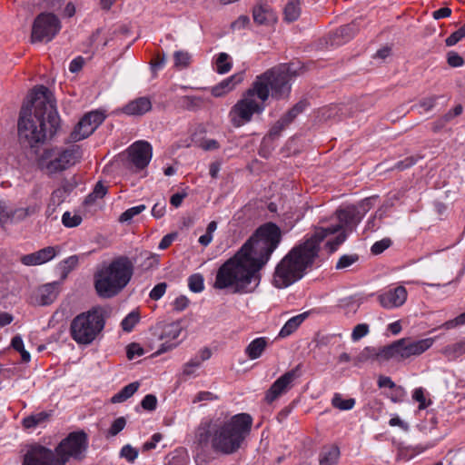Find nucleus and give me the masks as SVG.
I'll return each instance as SVG.
<instances>
[{
    "label": "nucleus",
    "mask_w": 465,
    "mask_h": 465,
    "mask_svg": "<svg viewBox=\"0 0 465 465\" xmlns=\"http://www.w3.org/2000/svg\"><path fill=\"white\" fill-rule=\"evenodd\" d=\"M280 227L267 222L260 225L241 249L217 271L214 288L232 287L234 292H253L261 281L260 271L282 242Z\"/></svg>",
    "instance_id": "1"
},
{
    "label": "nucleus",
    "mask_w": 465,
    "mask_h": 465,
    "mask_svg": "<svg viewBox=\"0 0 465 465\" xmlns=\"http://www.w3.org/2000/svg\"><path fill=\"white\" fill-rule=\"evenodd\" d=\"M339 224L328 228L319 227L304 242L294 246L277 264L272 283L277 288H286L302 279L319 256L320 244L329 235L343 227L353 230L363 218V213L355 205L336 211Z\"/></svg>",
    "instance_id": "2"
},
{
    "label": "nucleus",
    "mask_w": 465,
    "mask_h": 465,
    "mask_svg": "<svg viewBox=\"0 0 465 465\" xmlns=\"http://www.w3.org/2000/svg\"><path fill=\"white\" fill-rule=\"evenodd\" d=\"M292 65V64H282L256 76L229 112L230 122L233 127L239 128L251 122L254 114H261L265 109L270 91L272 97L277 100L289 96L290 81L295 75Z\"/></svg>",
    "instance_id": "3"
},
{
    "label": "nucleus",
    "mask_w": 465,
    "mask_h": 465,
    "mask_svg": "<svg viewBox=\"0 0 465 465\" xmlns=\"http://www.w3.org/2000/svg\"><path fill=\"white\" fill-rule=\"evenodd\" d=\"M252 426V418L247 413L210 419L196 428L193 444L197 451L211 449L217 454L232 455L242 447Z\"/></svg>",
    "instance_id": "4"
},
{
    "label": "nucleus",
    "mask_w": 465,
    "mask_h": 465,
    "mask_svg": "<svg viewBox=\"0 0 465 465\" xmlns=\"http://www.w3.org/2000/svg\"><path fill=\"white\" fill-rule=\"evenodd\" d=\"M60 126L52 94L44 85L32 90L28 104L21 108L17 131L21 144L34 147L52 137Z\"/></svg>",
    "instance_id": "5"
},
{
    "label": "nucleus",
    "mask_w": 465,
    "mask_h": 465,
    "mask_svg": "<svg viewBox=\"0 0 465 465\" xmlns=\"http://www.w3.org/2000/svg\"><path fill=\"white\" fill-rule=\"evenodd\" d=\"M134 272L133 261L125 255L114 257L94 273V288L102 298L118 295L130 282Z\"/></svg>",
    "instance_id": "6"
},
{
    "label": "nucleus",
    "mask_w": 465,
    "mask_h": 465,
    "mask_svg": "<svg viewBox=\"0 0 465 465\" xmlns=\"http://www.w3.org/2000/svg\"><path fill=\"white\" fill-rule=\"evenodd\" d=\"M104 327L100 308H93L74 317L70 325V334L78 344H90Z\"/></svg>",
    "instance_id": "7"
},
{
    "label": "nucleus",
    "mask_w": 465,
    "mask_h": 465,
    "mask_svg": "<svg viewBox=\"0 0 465 465\" xmlns=\"http://www.w3.org/2000/svg\"><path fill=\"white\" fill-rule=\"evenodd\" d=\"M82 155V149L76 144L65 149H46L39 158L38 165L47 174H54L74 165Z\"/></svg>",
    "instance_id": "8"
},
{
    "label": "nucleus",
    "mask_w": 465,
    "mask_h": 465,
    "mask_svg": "<svg viewBox=\"0 0 465 465\" xmlns=\"http://www.w3.org/2000/svg\"><path fill=\"white\" fill-rule=\"evenodd\" d=\"M435 338L415 340L405 337L394 341L389 345L390 360L398 362L404 361L411 357H418L428 351L434 343Z\"/></svg>",
    "instance_id": "9"
},
{
    "label": "nucleus",
    "mask_w": 465,
    "mask_h": 465,
    "mask_svg": "<svg viewBox=\"0 0 465 465\" xmlns=\"http://www.w3.org/2000/svg\"><path fill=\"white\" fill-rule=\"evenodd\" d=\"M88 447L87 434L83 431H74L67 435L55 448L59 459H62L63 465H65L70 458L81 460Z\"/></svg>",
    "instance_id": "10"
},
{
    "label": "nucleus",
    "mask_w": 465,
    "mask_h": 465,
    "mask_svg": "<svg viewBox=\"0 0 465 465\" xmlns=\"http://www.w3.org/2000/svg\"><path fill=\"white\" fill-rule=\"evenodd\" d=\"M60 21L55 15L53 13H41L33 23L31 41L32 43L49 42L60 31Z\"/></svg>",
    "instance_id": "11"
},
{
    "label": "nucleus",
    "mask_w": 465,
    "mask_h": 465,
    "mask_svg": "<svg viewBox=\"0 0 465 465\" xmlns=\"http://www.w3.org/2000/svg\"><path fill=\"white\" fill-rule=\"evenodd\" d=\"M104 114L98 111L85 114L74 126L67 141L75 143L87 138L104 122Z\"/></svg>",
    "instance_id": "12"
},
{
    "label": "nucleus",
    "mask_w": 465,
    "mask_h": 465,
    "mask_svg": "<svg viewBox=\"0 0 465 465\" xmlns=\"http://www.w3.org/2000/svg\"><path fill=\"white\" fill-rule=\"evenodd\" d=\"M301 368L302 365L298 364L295 368L279 377L266 391L264 401L271 404L283 393L287 392L293 386L294 381L300 378Z\"/></svg>",
    "instance_id": "13"
},
{
    "label": "nucleus",
    "mask_w": 465,
    "mask_h": 465,
    "mask_svg": "<svg viewBox=\"0 0 465 465\" xmlns=\"http://www.w3.org/2000/svg\"><path fill=\"white\" fill-rule=\"evenodd\" d=\"M63 461L55 451L40 444H34L27 450L23 465H63Z\"/></svg>",
    "instance_id": "14"
},
{
    "label": "nucleus",
    "mask_w": 465,
    "mask_h": 465,
    "mask_svg": "<svg viewBox=\"0 0 465 465\" xmlns=\"http://www.w3.org/2000/svg\"><path fill=\"white\" fill-rule=\"evenodd\" d=\"M128 158L137 170L144 169L150 163L153 149L151 144L146 141H137L134 143L128 149Z\"/></svg>",
    "instance_id": "15"
},
{
    "label": "nucleus",
    "mask_w": 465,
    "mask_h": 465,
    "mask_svg": "<svg viewBox=\"0 0 465 465\" xmlns=\"http://www.w3.org/2000/svg\"><path fill=\"white\" fill-rule=\"evenodd\" d=\"M408 292L405 287L400 285L390 289L378 296L380 304L385 309L401 307L407 300Z\"/></svg>",
    "instance_id": "16"
},
{
    "label": "nucleus",
    "mask_w": 465,
    "mask_h": 465,
    "mask_svg": "<svg viewBox=\"0 0 465 465\" xmlns=\"http://www.w3.org/2000/svg\"><path fill=\"white\" fill-rule=\"evenodd\" d=\"M368 361H375L379 363L390 361L389 345L379 348L365 347L353 360L354 365H359Z\"/></svg>",
    "instance_id": "17"
},
{
    "label": "nucleus",
    "mask_w": 465,
    "mask_h": 465,
    "mask_svg": "<svg viewBox=\"0 0 465 465\" xmlns=\"http://www.w3.org/2000/svg\"><path fill=\"white\" fill-rule=\"evenodd\" d=\"M243 73H238L223 80L211 88V94L214 97H222L232 92L236 85L243 81Z\"/></svg>",
    "instance_id": "18"
},
{
    "label": "nucleus",
    "mask_w": 465,
    "mask_h": 465,
    "mask_svg": "<svg viewBox=\"0 0 465 465\" xmlns=\"http://www.w3.org/2000/svg\"><path fill=\"white\" fill-rule=\"evenodd\" d=\"M253 21L258 25H269L276 21V15L272 8L267 5L259 3L252 8Z\"/></svg>",
    "instance_id": "19"
},
{
    "label": "nucleus",
    "mask_w": 465,
    "mask_h": 465,
    "mask_svg": "<svg viewBox=\"0 0 465 465\" xmlns=\"http://www.w3.org/2000/svg\"><path fill=\"white\" fill-rule=\"evenodd\" d=\"M152 109V103L147 97H139L128 103L124 112L129 115H142Z\"/></svg>",
    "instance_id": "20"
},
{
    "label": "nucleus",
    "mask_w": 465,
    "mask_h": 465,
    "mask_svg": "<svg viewBox=\"0 0 465 465\" xmlns=\"http://www.w3.org/2000/svg\"><path fill=\"white\" fill-rule=\"evenodd\" d=\"M209 99L200 95H184L179 100L180 106L187 111L196 112L203 108Z\"/></svg>",
    "instance_id": "21"
},
{
    "label": "nucleus",
    "mask_w": 465,
    "mask_h": 465,
    "mask_svg": "<svg viewBox=\"0 0 465 465\" xmlns=\"http://www.w3.org/2000/svg\"><path fill=\"white\" fill-rule=\"evenodd\" d=\"M51 416L52 411H40L31 414L23 419L22 425L25 430H32L49 421Z\"/></svg>",
    "instance_id": "22"
},
{
    "label": "nucleus",
    "mask_w": 465,
    "mask_h": 465,
    "mask_svg": "<svg viewBox=\"0 0 465 465\" xmlns=\"http://www.w3.org/2000/svg\"><path fill=\"white\" fill-rule=\"evenodd\" d=\"M310 312L296 315L286 322L279 332V337L285 338L292 334L300 325L308 318Z\"/></svg>",
    "instance_id": "23"
},
{
    "label": "nucleus",
    "mask_w": 465,
    "mask_h": 465,
    "mask_svg": "<svg viewBox=\"0 0 465 465\" xmlns=\"http://www.w3.org/2000/svg\"><path fill=\"white\" fill-rule=\"evenodd\" d=\"M440 353L449 361H455L465 354V340L446 345L440 350Z\"/></svg>",
    "instance_id": "24"
},
{
    "label": "nucleus",
    "mask_w": 465,
    "mask_h": 465,
    "mask_svg": "<svg viewBox=\"0 0 465 465\" xmlns=\"http://www.w3.org/2000/svg\"><path fill=\"white\" fill-rule=\"evenodd\" d=\"M267 345L268 342L266 338H256L246 347L245 353L249 359L255 360L262 354Z\"/></svg>",
    "instance_id": "25"
},
{
    "label": "nucleus",
    "mask_w": 465,
    "mask_h": 465,
    "mask_svg": "<svg viewBox=\"0 0 465 465\" xmlns=\"http://www.w3.org/2000/svg\"><path fill=\"white\" fill-rule=\"evenodd\" d=\"M301 0H289L283 9V20L288 23L296 21L302 13Z\"/></svg>",
    "instance_id": "26"
},
{
    "label": "nucleus",
    "mask_w": 465,
    "mask_h": 465,
    "mask_svg": "<svg viewBox=\"0 0 465 465\" xmlns=\"http://www.w3.org/2000/svg\"><path fill=\"white\" fill-rule=\"evenodd\" d=\"M340 457V449L337 445L325 447L321 454L320 465H333Z\"/></svg>",
    "instance_id": "27"
},
{
    "label": "nucleus",
    "mask_w": 465,
    "mask_h": 465,
    "mask_svg": "<svg viewBox=\"0 0 465 465\" xmlns=\"http://www.w3.org/2000/svg\"><path fill=\"white\" fill-rule=\"evenodd\" d=\"M57 294V284L54 282L45 284L39 289L40 300L44 305L52 303L56 299Z\"/></svg>",
    "instance_id": "28"
},
{
    "label": "nucleus",
    "mask_w": 465,
    "mask_h": 465,
    "mask_svg": "<svg viewBox=\"0 0 465 465\" xmlns=\"http://www.w3.org/2000/svg\"><path fill=\"white\" fill-rule=\"evenodd\" d=\"M139 385L140 384L138 381H134L126 385L118 393L112 397L111 401L113 403H120L125 401L137 391Z\"/></svg>",
    "instance_id": "29"
},
{
    "label": "nucleus",
    "mask_w": 465,
    "mask_h": 465,
    "mask_svg": "<svg viewBox=\"0 0 465 465\" xmlns=\"http://www.w3.org/2000/svg\"><path fill=\"white\" fill-rule=\"evenodd\" d=\"M39 207L36 205L28 206L26 208H17L10 211V223L23 221L26 217L36 213Z\"/></svg>",
    "instance_id": "30"
},
{
    "label": "nucleus",
    "mask_w": 465,
    "mask_h": 465,
    "mask_svg": "<svg viewBox=\"0 0 465 465\" xmlns=\"http://www.w3.org/2000/svg\"><path fill=\"white\" fill-rule=\"evenodd\" d=\"M107 193V187L102 182H98L93 192L84 199L85 205L93 204L97 199H102Z\"/></svg>",
    "instance_id": "31"
},
{
    "label": "nucleus",
    "mask_w": 465,
    "mask_h": 465,
    "mask_svg": "<svg viewBox=\"0 0 465 465\" xmlns=\"http://www.w3.org/2000/svg\"><path fill=\"white\" fill-rule=\"evenodd\" d=\"M215 64L216 71L221 74L228 73L232 67L230 56L226 53H220L216 58Z\"/></svg>",
    "instance_id": "32"
},
{
    "label": "nucleus",
    "mask_w": 465,
    "mask_h": 465,
    "mask_svg": "<svg viewBox=\"0 0 465 465\" xmlns=\"http://www.w3.org/2000/svg\"><path fill=\"white\" fill-rule=\"evenodd\" d=\"M331 404L334 408L341 411H348L354 407L355 400L352 398L344 400L341 394L335 393L331 400Z\"/></svg>",
    "instance_id": "33"
},
{
    "label": "nucleus",
    "mask_w": 465,
    "mask_h": 465,
    "mask_svg": "<svg viewBox=\"0 0 465 465\" xmlns=\"http://www.w3.org/2000/svg\"><path fill=\"white\" fill-rule=\"evenodd\" d=\"M307 106L306 101H300L293 105L286 114L282 117L290 124L299 114H301Z\"/></svg>",
    "instance_id": "34"
},
{
    "label": "nucleus",
    "mask_w": 465,
    "mask_h": 465,
    "mask_svg": "<svg viewBox=\"0 0 465 465\" xmlns=\"http://www.w3.org/2000/svg\"><path fill=\"white\" fill-rule=\"evenodd\" d=\"M174 66L179 69H183L190 64L191 55L184 51H177L173 54Z\"/></svg>",
    "instance_id": "35"
},
{
    "label": "nucleus",
    "mask_w": 465,
    "mask_h": 465,
    "mask_svg": "<svg viewBox=\"0 0 465 465\" xmlns=\"http://www.w3.org/2000/svg\"><path fill=\"white\" fill-rule=\"evenodd\" d=\"M187 460L185 451L176 450L169 456L166 465H186Z\"/></svg>",
    "instance_id": "36"
},
{
    "label": "nucleus",
    "mask_w": 465,
    "mask_h": 465,
    "mask_svg": "<svg viewBox=\"0 0 465 465\" xmlns=\"http://www.w3.org/2000/svg\"><path fill=\"white\" fill-rule=\"evenodd\" d=\"M82 216L79 214L72 215L70 212H65L62 216V223L65 227L73 228L82 223Z\"/></svg>",
    "instance_id": "37"
},
{
    "label": "nucleus",
    "mask_w": 465,
    "mask_h": 465,
    "mask_svg": "<svg viewBox=\"0 0 465 465\" xmlns=\"http://www.w3.org/2000/svg\"><path fill=\"white\" fill-rule=\"evenodd\" d=\"M188 285L192 292H200L203 290V278L201 274H193L188 279Z\"/></svg>",
    "instance_id": "38"
},
{
    "label": "nucleus",
    "mask_w": 465,
    "mask_h": 465,
    "mask_svg": "<svg viewBox=\"0 0 465 465\" xmlns=\"http://www.w3.org/2000/svg\"><path fill=\"white\" fill-rule=\"evenodd\" d=\"M57 252L58 247L53 246H48L37 251L41 264L52 260L55 256Z\"/></svg>",
    "instance_id": "39"
},
{
    "label": "nucleus",
    "mask_w": 465,
    "mask_h": 465,
    "mask_svg": "<svg viewBox=\"0 0 465 465\" xmlns=\"http://www.w3.org/2000/svg\"><path fill=\"white\" fill-rule=\"evenodd\" d=\"M139 313L132 312L123 320L121 323L123 330L125 331H131L134 325L139 322Z\"/></svg>",
    "instance_id": "40"
},
{
    "label": "nucleus",
    "mask_w": 465,
    "mask_h": 465,
    "mask_svg": "<svg viewBox=\"0 0 465 465\" xmlns=\"http://www.w3.org/2000/svg\"><path fill=\"white\" fill-rule=\"evenodd\" d=\"M359 260L358 254H345L342 255L338 262L336 263V269L341 270L345 269L351 265H352L354 262H356Z\"/></svg>",
    "instance_id": "41"
},
{
    "label": "nucleus",
    "mask_w": 465,
    "mask_h": 465,
    "mask_svg": "<svg viewBox=\"0 0 465 465\" xmlns=\"http://www.w3.org/2000/svg\"><path fill=\"white\" fill-rule=\"evenodd\" d=\"M412 398L414 401L419 402V410H424L431 403L430 400H426L424 390L422 388L415 389L412 394Z\"/></svg>",
    "instance_id": "42"
},
{
    "label": "nucleus",
    "mask_w": 465,
    "mask_h": 465,
    "mask_svg": "<svg viewBox=\"0 0 465 465\" xmlns=\"http://www.w3.org/2000/svg\"><path fill=\"white\" fill-rule=\"evenodd\" d=\"M65 197L66 190L64 188H58L54 190L51 194L48 207H50L51 205L54 207L60 205L62 203H64Z\"/></svg>",
    "instance_id": "43"
},
{
    "label": "nucleus",
    "mask_w": 465,
    "mask_h": 465,
    "mask_svg": "<svg viewBox=\"0 0 465 465\" xmlns=\"http://www.w3.org/2000/svg\"><path fill=\"white\" fill-rule=\"evenodd\" d=\"M143 210H145V205H143V204L129 208L121 214L119 221L122 223L130 221L133 217H134L135 215H138Z\"/></svg>",
    "instance_id": "44"
},
{
    "label": "nucleus",
    "mask_w": 465,
    "mask_h": 465,
    "mask_svg": "<svg viewBox=\"0 0 465 465\" xmlns=\"http://www.w3.org/2000/svg\"><path fill=\"white\" fill-rule=\"evenodd\" d=\"M392 242L390 238H383L381 241H378L373 243L371 248V253L374 255H378L382 253L386 249H388L391 245Z\"/></svg>",
    "instance_id": "45"
},
{
    "label": "nucleus",
    "mask_w": 465,
    "mask_h": 465,
    "mask_svg": "<svg viewBox=\"0 0 465 465\" xmlns=\"http://www.w3.org/2000/svg\"><path fill=\"white\" fill-rule=\"evenodd\" d=\"M465 37V24L445 40L447 46H452Z\"/></svg>",
    "instance_id": "46"
},
{
    "label": "nucleus",
    "mask_w": 465,
    "mask_h": 465,
    "mask_svg": "<svg viewBox=\"0 0 465 465\" xmlns=\"http://www.w3.org/2000/svg\"><path fill=\"white\" fill-rule=\"evenodd\" d=\"M181 330L179 329L178 325L175 324H169L165 326L164 330L163 331L160 339L163 340L166 338H171L172 340L176 339L180 334Z\"/></svg>",
    "instance_id": "47"
},
{
    "label": "nucleus",
    "mask_w": 465,
    "mask_h": 465,
    "mask_svg": "<svg viewBox=\"0 0 465 465\" xmlns=\"http://www.w3.org/2000/svg\"><path fill=\"white\" fill-rule=\"evenodd\" d=\"M289 124L281 117L270 129L269 135L272 138L278 137Z\"/></svg>",
    "instance_id": "48"
},
{
    "label": "nucleus",
    "mask_w": 465,
    "mask_h": 465,
    "mask_svg": "<svg viewBox=\"0 0 465 465\" xmlns=\"http://www.w3.org/2000/svg\"><path fill=\"white\" fill-rule=\"evenodd\" d=\"M126 420L124 417H119L114 420L111 427L108 430L109 436H116L125 427Z\"/></svg>",
    "instance_id": "49"
},
{
    "label": "nucleus",
    "mask_w": 465,
    "mask_h": 465,
    "mask_svg": "<svg viewBox=\"0 0 465 465\" xmlns=\"http://www.w3.org/2000/svg\"><path fill=\"white\" fill-rule=\"evenodd\" d=\"M369 332V326L365 323L357 324L351 333V339L353 341H359Z\"/></svg>",
    "instance_id": "50"
},
{
    "label": "nucleus",
    "mask_w": 465,
    "mask_h": 465,
    "mask_svg": "<svg viewBox=\"0 0 465 465\" xmlns=\"http://www.w3.org/2000/svg\"><path fill=\"white\" fill-rule=\"evenodd\" d=\"M167 288L166 282H160L156 284L153 290L150 292V298L153 301H157L160 298L163 297V295L165 293Z\"/></svg>",
    "instance_id": "51"
},
{
    "label": "nucleus",
    "mask_w": 465,
    "mask_h": 465,
    "mask_svg": "<svg viewBox=\"0 0 465 465\" xmlns=\"http://www.w3.org/2000/svg\"><path fill=\"white\" fill-rule=\"evenodd\" d=\"M121 456L126 459L129 462H134L138 456V451L132 446L125 445L121 450Z\"/></svg>",
    "instance_id": "52"
},
{
    "label": "nucleus",
    "mask_w": 465,
    "mask_h": 465,
    "mask_svg": "<svg viewBox=\"0 0 465 465\" xmlns=\"http://www.w3.org/2000/svg\"><path fill=\"white\" fill-rule=\"evenodd\" d=\"M199 147L204 151H214L220 148V143L214 139H203L199 143Z\"/></svg>",
    "instance_id": "53"
},
{
    "label": "nucleus",
    "mask_w": 465,
    "mask_h": 465,
    "mask_svg": "<svg viewBox=\"0 0 465 465\" xmlns=\"http://www.w3.org/2000/svg\"><path fill=\"white\" fill-rule=\"evenodd\" d=\"M141 405L146 411H154L157 405V399L154 395L148 394L143 399Z\"/></svg>",
    "instance_id": "54"
},
{
    "label": "nucleus",
    "mask_w": 465,
    "mask_h": 465,
    "mask_svg": "<svg viewBox=\"0 0 465 465\" xmlns=\"http://www.w3.org/2000/svg\"><path fill=\"white\" fill-rule=\"evenodd\" d=\"M419 158H420V156H418V157H416V156H409V157L405 158L404 160L398 162L395 164L394 168L397 169V170H400V171H402V170H405L407 168H410L411 166L414 165L417 163V160Z\"/></svg>",
    "instance_id": "55"
},
{
    "label": "nucleus",
    "mask_w": 465,
    "mask_h": 465,
    "mask_svg": "<svg viewBox=\"0 0 465 465\" xmlns=\"http://www.w3.org/2000/svg\"><path fill=\"white\" fill-rule=\"evenodd\" d=\"M447 62L451 67H460L464 64L463 58L455 52H450L448 54Z\"/></svg>",
    "instance_id": "56"
},
{
    "label": "nucleus",
    "mask_w": 465,
    "mask_h": 465,
    "mask_svg": "<svg viewBox=\"0 0 465 465\" xmlns=\"http://www.w3.org/2000/svg\"><path fill=\"white\" fill-rule=\"evenodd\" d=\"M10 211L5 204V202L0 201V225L4 227V225L9 223L10 220Z\"/></svg>",
    "instance_id": "57"
},
{
    "label": "nucleus",
    "mask_w": 465,
    "mask_h": 465,
    "mask_svg": "<svg viewBox=\"0 0 465 465\" xmlns=\"http://www.w3.org/2000/svg\"><path fill=\"white\" fill-rule=\"evenodd\" d=\"M217 399L218 397L210 391H200L193 400V403H197L204 401H210Z\"/></svg>",
    "instance_id": "58"
},
{
    "label": "nucleus",
    "mask_w": 465,
    "mask_h": 465,
    "mask_svg": "<svg viewBox=\"0 0 465 465\" xmlns=\"http://www.w3.org/2000/svg\"><path fill=\"white\" fill-rule=\"evenodd\" d=\"M463 316H465V312L460 314L453 320L447 321L446 322H444L441 325V327L449 330V329L454 328L458 325L465 324V318H463Z\"/></svg>",
    "instance_id": "59"
},
{
    "label": "nucleus",
    "mask_w": 465,
    "mask_h": 465,
    "mask_svg": "<svg viewBox=\"0 0 465 465\" xmlns=\"http://www.w3.org/2000/svg\"><path fill=\"white\" fill-rule=\"evenodd\" d=\"M163 439V435L159 432L154 433L149 441L143 445V450L148 451L156 447V444Z\"/></svg>",
    "instance_id": "60"
},
{
    "label": "nucleus",
    "mask_w": 465,
    "mask_h": 465,
    "mask_svg": "<svg viewBox=\"0 0 465 465\" xmlns=\"http://www.w3.org/2000/svg\"><path fill=\"white\" fill-rule=\"evenodd\" d=\"M21 262L25 265H38L41 264L37 252L26 254L21 257Z\"/></svg>",
    "instance_id": "61"
},
{
    "label": "nucleus",
    "mask_w": 465,
    "mask_h": 465,
    "mask_svg": "<svg viewBox=\"0 0 465 465\" xmlns=\"http://www.w3.org/2000/svg\"><path fill=\"white\" fill-rule=\"evenodd\" d=\"M189 304V300L186 296L181 295L177 297L173 302V310L177 312H182L187 308Z\"/></svg>",
    "instance_id": "62"
},
{
    "label": "nucleus",
    "mask_w": 465,
    "mask_h": 465,
    "mask_svg": "<svg viewBox=\"0 0 465 465\" xmlns=\"http://www.w3.org/2000/svg\"><path fill=\"white\" fill-rule=\"evenodd\" d=\"M250 23V18L247 15H241L237 20L232 23L231 27L232 30H240L245 28Z\"/></svg>",
    "instance_id": "63"
},
{
    "label": "nucleus",
    "mask_w": 465,
    "mask_h": 465,
    "mask_svg": "<svg viewBox=\"0 0 465 465\" xmlns=\"http://www.w3.org/2000/svg\"><path fill=\"white\" fill-rule=\"evenodd\" d=\"M166 203L163 201V203H156L152 209V215L157 219L162 218L165 213Z\"/></svg>",
    "instance_id": "64"
}]
</instances>
